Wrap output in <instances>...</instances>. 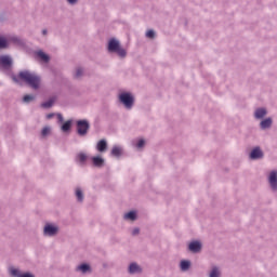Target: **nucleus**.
Returning <instances> with one entry per match:
<instances>
[{
	"mask_svg": "<svg viewBox=\"0 0 277 277\" xmlns=\"http://www.w3.org/2000/svg\"><path fill=\"white\" fill-rule=\"evenodd\" d=\"M18 79L24 81V83H27L32 90H38L40 88L41 79L36 72L29 70L21 71L17 77L13 76V81L18 82Z\"/></svg>",
	"mask_w": 277,
	"mask_h": 277,
	"instance_id": "nucleus-1",
	"label": "nucleus"
},
{
	"mask_svg": "<svg viewBox=\"0 0 277 277\" xmlns=\"http://www.w3.org/2000/svg\"><path fill=\"white\" fill-rule=\"evenodd\" d=\"M108 53H116L121 60H124L127 57V50L124 48H121L120 41L116 38H111L108 41L107 45Z\"/></svg>",
	"mask_w": 277,
	"mask_h": 277,
	"instance_id": "nucleus-2",
	"label": "nucleus"
},
{
	"mask_svg": "<svg viewBox=\"0 0 277 277\" xmlns=\"http://www.w3.org/2000/svg\"><path fill=\"white\" fill-rule=\"evenodd\" d=\"M119 103L123 105L127 109H133V105H135V97L131 92H121L118 95Z\"/></svg>",
	"mask_w": 277,
	"mask_h": 277,
	"instance_id": "nucleus-3",
	"label": "nucleus"
},
{
	"mask_svg": "<svg viewBox=\"0 0 277 277\" xmlns=\"http://www.w3.org/2000/svg\"><path fill=\"white\" fill-rule=\"evenodd\" d=\"M268 187L273 194H277V170L274 169L266 174Z\"/></svg>",
	"mask_w": 277,
	"mask_h": 277,
	"instance_id": "nucleus-4",
	"label": "nucleus"
},
{
	"mask_svg": "<svg viewBox=\"0 0 277 277\" xmlns=\"http://www.w3.org/2000/svg\"><path fill=\"white\" fill-rule=\"evenodd\" d=\"M60 234V226L54 223H45L43 226V237H57Z\"/></svg>",
	"mask_w": 277,
	"mask_h": 277,
	"instance_id": "nucleus-5",
	"label": "nucleus"
},
{
	"mask_svg": "<svg viewBox=\"0 0 277 277\" xmlns=\"http://www.w3.org/2000/svg\"><path fill=\"white\" fill-rule=\"evenodd\" d=\"M77 133L80 137H85L88 135V131H90V121L88 119H82L76 121Z\"/></svg>",
	"mask_w": 277,
	"mask_h": 277,
	"instance_id": "nucleus-6",
	"label": "nucleus"
},
{
	"mask_svg": "<svg viewBox=\"0 0 277 277\" xmlns=\"http://www.w3.org/2000/svg\"><path fill=\"white\" fill-rule=\"evenodd\" d=\"M88 159H90V156L83 151H80L76 155L75 162L80 166V168H84V166H88Z\"/></svg>",
	"mask_w": 277,
	"mask_h": 277,
	"instance_id": "nucleus-7",
	"label": "nucleus"
},
{
	"mask_svg": "<svg viewBox=\"0 0 277 277\" xmlns=\"http://www.w3.org/2000/svg\"><path fill=\"white\" fill-rule=\"evenodd\" d=\"M249 157L253 161H256L259 159H263V157H265V154L263 153V149L256 146L250 151Z\"/></svg>",
	"mask_w": 277,
	"mask_h": 277,
	"instance_id": "nucleus-8",
	"label": "nucleus"
},
{
	"mask_svg": "<svg viewBox=\"0 0 277 277\" xmlns=\"http://www.w3.org/2000/svg\"><path fill=\"white\" fill-rule=\"evenodd\" d=\"M188 250H189V252H193V254H198V252H200V250H202V243L198 240L192 241L188 245Z\"/></svg>",
	"mask_w": 277,
	"mask_h": 277,
	"instance_id": "nucleus-9",
	"label": "nucleus"
},
{
	"mask_svg": "<svg viewBox=\"0 0 277 277\" xmlns=\"http://www.w3.org/2000/svg\"><path fill=\"white\" fill-rule=\"evenodd\" d=\"M91 163L94 168H104L105 167V158L101 156L91 157Z\"/></svg>",
	"mask_w": 277,
	"mask_h": 277,
	"instance_id": "nucleus-10",
	"label": "nucleus"
},
{
	"mask_svg": "<svg viewBox=\"0 0 277 277\" xmlns=\"http://www.w3.org/2000/svg\"><path fill=\"white\" fill-rule=\"evenodd\" d=\"M12 66V56L1 55L0 56V68H10Z\"/></svg>",
	"mask_w": 277,
	"mask_h": 277,
	"instance_id": "nucleus-11",
	"label": "nucleus"
},
{
	"mask_svg": "<svg viewBox=\"0 0 277 277\" xmlns=\"http://www.w3.org/2000/svg\"><path fill=\"white\" fill-rule=\"evenodd\" d=\"M265 116H267V108L265 107H259L253 113V118H255V120H263Z\"/></svg>",
	"mask_w": 277,
	"mask_h": 277,
	"instance_id": "nucleus-12",
	"label": "nucleus"
},
{
	"mask_svg": "<svg viewBox=\"0 0 277 277\" xmlns=\"http://www.w3.org/2000/svg\"><path fill=\"white\" fill-rule=\"evenodd\" d=\"M273 124H274V119H272L271 117H267L265 119H262V121L260 122V129L262 131H267V129H272Z\"/></svg>",
	"mask_w": 277,
	"mask_h": 277,
	"instance_id": "nucleus-13",
	"label": "nucleus"
},
{
	"mask_svg": "<svg viewBox=\"0 0 277 277\" xmlns=\"http://www.w3.org/2000/svg\"><path fill=\"white\" fill-rule=\"evenodd\" d=\"M123 153H124V148L120 145L113 146V148L110 150L111 157H116L117 159H120V157H122Z\"/></svg>",
	"mask_w": 277,
	"mask_h": 277,
	"instance_id": "nucleus-14",
	"label": "nucleus"
},
{
	"mask_svg": "<svg viewBox=\"0 0 277 277\" xmlns=\"http://www.w3.org/2000/svg\"><path fill=\"white\" fill-rule=\"evenodd\" d=\"M208 277H222V268L217 265H212L208 271Z\"/></svg>",
	"mask_w": 277,
	"mask_h": 277,
	"instance_id": "nucleus-15",
	"label": "nucleus"
},
{
	"mask_svg": "<svg viewBox=\"0 0 277 277\" xmlns=\"http://www.w3.org/2000/svg\"><path fill=\"white\" fill-rule=\"evenodd\" d=\"M97 153H106L107 151V141L105 138L100 140L96 144Z\"/></svg>",
	"mask_w": 277,
	"mask_h": 277,
	"instance_id": "nucleus-16",
	"label": "nucleus"
},
{
	"mask_svg": "<svg viewBox=\"0 0 277 277\" xmlns=\"http://www.w3.org/2000/svg\"><path fill=\"white\" fill-rule=\"evenodd\" d=\"M75 197L77 202H83V200H85V195H83V189H81V187H76L75 188Z\"/></svg>",
	"mask_w": 277,
	"mask_h": 277,
	"instance_id": "nucleus-17",
	"label": "nucleus"
},
{
	"mask_svg": "<svg viewBox=\"0 0 277 277\" xmlns=\"http://www.w3.org/2000/svg\"><path fill=\"white\" fill-rule=\"evenodd\" d=\"M9 275L12 277H23V271H21V268H16L14 266H10L9 269Z\"/></svg>",
	"mask_w": 277,
	"mask_h": 277,
	"instance_id": "nucleus-18",
	"label": "nucleus"
},
{
	"mask_svg": "<svg viewBox=\"0 0 277 277\" xmlns=\"http://www.w3.org/2000/svg\"><path fill=\"white\" fill-rule=\"evenodd\" d=\"M129 274H142V267L133 262L129 265Z\"/></svg>",
	"mask_w": 277,
	"mask_h": 277,
	"instance_id": "nucleus-19",
	"label": "nucleus"
},
{
	"mask_svg": "<svg viewBox=\"0 0 277 277\" xmlns=\"http://www.w3.org/2000/svg\"><path fill=\"white\" fill-rule=\"evenodd\" d=\"M76 272H80V274H88L92 272V267L89 264H80L76 267Z\"/></svg>",
	"mask_w": 277,
	"mask_h": 277,
	"instance_id": "nucleus-20",
	"label": "nucleus"
},
{
	"mask_svg": "<svg viewBox=\"0 0 277 277\" xmlns=\"http://www.w3.org/2000/svg\"><path fill=\"white\" fill-rule=\"evenodd\" d=\"M192 267V262L188 260H182L180 262V269L181 272H189V268Z\"/></svg>",
	"mask_w": 277,
	"mask_h": 277,
	"instance_id": "nucleus-21",
	"label": "nucleus"
},
{
	"mask_svg": "<svg viewBox=\"0 0 277 277\" xmlns=\"http://www.w3.org/2000/svg\"><path fill=\"white\" fill-rule=\"evenodd\" d=\"M124 220L130 222H135L137 220V213L135 211H130L123 215Z\"/></svg>",
	"mask_w": 277,
	"mask_h": 277,
	"instance_id": "nucleus-22",
	"label": "nucleus"
},
{
	"mask_svg": "<svg viewBox=\"0 0 277 277\" xmlns=\"http://www.w3.org/2000/svg\"><path fill=\"white\" fill-rule=\"evenodd\" d=\"M56 100H57V97H51L47 102L42 103L41 107H44V109H49V108L53 107V103H55Z\"/></svg>",
	"mask_w": 277,
	"mask_h": 277,
	"instance_id": "nucleus-23",
	"label": "nucleus"
},
{
	"mask_svg": "<svg viewBox=\"0 0 277 277\" xmlns=\"http://www.w3.org/2000/svg\"><path fill=\"white\" fill-rule=\"evenodd\" d=\"M37 57H39V60H41V62H44L45 64H48L50 60L49 55L43 53L42 51L37 52Z\"/></svg>",
	"mask_w": 277,
	"mask_h": 277,
	"instance_id": "nucleus-24",
	"label": "nucleus"
},
{
	"mask_svg": "<svg viewBox=\"0 0 277 277\" xmlns=\"http://www.w3.org/2000/svg\"><path fill=\"white\" fill-rule=\"evenodd\" d=\"M8 40V48L10 47V42H13V44H21V39L16 36H12L6 38Z\"/></svg>",
	"mask_w": 277,
	"mask_h": 277,
	"instance_id": "nucleus-25",
	"label": "nucleus"
},
{
	"mask_svg": "<svg viewBox=\"0 0 277 277\" xmlns=\"http://www.w3.org/2000/svg\"><path fill=\"white\" fill-rule=\"evenodd\" d=\"M72 127V120H68L66 121L63 126H62V131L64 133L68 132V130Z\"/></svg>",
	"mask_w": 277,
	"mask_h": 277,
	"instance_id": "nucleus-26",
	"label": "nucleus"
},
{
	"mask_svg": "<svg viewBox=\"0 0 277 277\" xmlns=\"http://www.w3.org/2000/svg\"><path fill=\"white\" fill-rule=\"evenodd\" d=\"M0 49H8V38L0 35Z\"/></svg>",
	"mask_w": 277,
	"mask_h": 277,
	"instance_id": "nucleus-27",
	"label": "nucleus"
},
{
	"mask_svg": "<svg viewBox=\"0 0 277 277\" xmlns=\"http://www.w3.org/2000/svg\"><path fill=\"white\" fill-rule=\"evenodd\" d=\"M31 101H36V95H25L23 97L24 103H31Z\"/></svg>",
	"mask_w": 277,
	"mask_h": 277,
	"instance_id": "nucleus-28",
	"label": "nucleus"
},
{
	"mask_svg": "<svg viewBox=\"0 0 277 277\" xmlns=\"http://www.w3.org/2000/svg\"><path fill=\"white\" fill-rule=\"evenodd\" d=\"M80 77H83V68L78 67L75 72V78L80 79Z\"/></svg>",
	"mask_w": 277,
	"mask_h": 277,
	"instance_id": "nucleus-29",
	"label": "nucleus"
},
{
	"mask_svg": "<svg viewBox=\"0 0 277 277\" xmlns=\"http://www.w3.org/2000/svg\"><path fill=\"white\" fill-rule=\"evenodd\" d=\"M49 133H51V127H44L41 131L42 137H47V135H49Z\"/></svg>",
	"mask_w": 277,
	"mask_h": 277,
	"instance_id": "nucleus-30",
	"label": "nucleus"
},
{
	"mask_svg": "<svg viewBox=\"0 0 277 277\" xmlns=\"http://www.w3.org/2000/svg\"><path fill=\"white\" fill-rule=\"evenodd\" d=\"M145 145L146 141H144V138H140L135 144L136 148H144Z\"/></svg>",
	"mask_w": 277,
	"mask_h": 277,
	"instance_id": "nucleus-31",
	"label": "nucleus"
},
{
	"mask_svg": "<svg viewBox=\"0 0 277 277\" xmlns=\"http://www.w3.org/2000/svg\"><path fill=\"white\" fill-rule=\"evenodd\" d=\"M146 38H150L153 40V38H155V30H148L146 32Z\"/></svg>",
	"mask_w": 277,
	"mask_h": 277,
	"instance_id": "nucleus-32",
	"label": "nucleus"
},
{
	"mask_svg": "<svg viewBox=\"0 0 277 277\" xmlns=\"http://www.w3.org/2000/svg\"><path fill=\"white\" fill-rule=\"evenodd\" d=\"M66 2L68 3V5H77V3H79V0H66Z\"/></svg>",
	"mask_w": 277,
	"mask_h": 277,
	"instance_id": "nucleus-33",
	"label": "nucleus"
},
{
	"mask_svg": "<svg viewBox=\"0 0 277 277\" xmlns=\"http://www.w3.org/2000/svg\"><path fill=\"white\" fill-rule=\"evenodd\" d=\"M132 235H133V237L140 235V229L137 227L133 228L132 229Z\"/></svg>",
	"mask_w": 277,
	"mask_h": 277,
	"instance_id": "nucleus-34",
	"label": "nucleus"
},
{
	"mask_svg": "<svg viewBox=\"0 0 277 277\" xmlns=\"http://www.w3.org/2000/svg\"><path fill=\"white\" fill-rule=\"evenodd\" d=\"M22 277H36V276L29 272H26L22 274Z\"/></svg>",
	"mask_w": 277,
	"mask_h": 277,
	"instance_id": "nucleus-35",
	"label": "nucleus"
},
{
	"mask_svg": "<svg viewBox=\"0 0 277 277\" xmlns=\"http://www.w3.org/2000/svg\"><path fill=\"white\" fill-rule=\"evenodd\" d=\"M57 120L58 122H64V117L62 116V114L57 115Z\"/></svg>",
	"mask_w": 277,
	"mask_h": 277,
	"instance_id": "nucleus-36",
	"label": "nucleus"
},
{
	"mask_svg": "<svg viewBox=\"0 0 277 277\" xmlns=\"http://www.w3.org/2000/svg\"><path fill=\"white\" fill-rule=\"evenodd\" d=\"M47 34H49V30L43 29V30H42V36H47Z\"/></svg>",
	"mask_w": 277,
	"mask_h": 277,
	"instance_id": "nucleus-37",
	"label": "nucleus"
},
{
	"mask_svg": "<svg viewBox=\"0 0 277 277\" xmlns=\"http://www.w3.org/2000/svg\"><path fill=\"white\" fill-rule=\"evenodd\" d=\"M53 114H49V115H47V118H48V120H51V118H53Z\"/></svg>",
	"mask_w": 277,
	"mask_h": 277,
	"instance_id": "nucleus-38",
	"label": "nucleus"
}]
</instances>
